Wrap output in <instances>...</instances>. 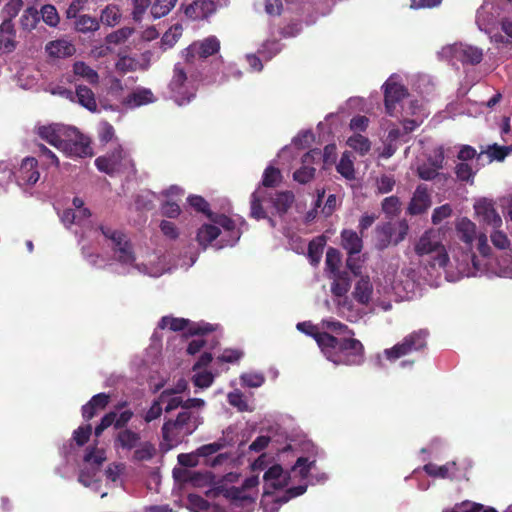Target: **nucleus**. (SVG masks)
I'll list each match as a JSON object with an SVG mask.
<instances>
[{"label":"nucleus","instance_id":"obj_1","mask_svg":"<svg viewBox=\"0 0 512 512\" xmlns=\"http://www.w3.org/2000/svg\"><path fill=\"white\" fill-rule=\"evenodd\" d=\"M455 234L457 239L464 244L463 249L459 247L450 249L459 278L474 277L482 273L484 268L473 253V247L476 242L479 253L483 257H489L492 249L488 243L487 235L478 232L476 224L467 217H461L455 221Z\"/></svg>","mask_w":512,"mask_h":512},{"label":"nucleus","instance_id":"obj_2","mask_svg":"<svg viewBox=\"0 0 512 512\" xmlns=\"http://www.w3.org/2000/svg\"><path fill=\"white\" fill-rule=\"evenodd\" d=\"M297 329L311 335L327 360L335 365H360L364 361V347L357 339H338L327 332L319 331V325L300 322Z\"/></svg>","mask_w":512,"mask_h":512},{"label":"nucleus","instance_id":"obj_3","mask_svg":"<svg viewBox=\"0 0 512 512\" xmlns=\"http://www.w3.org/2000/svg\"><path fill=\"white\" fill-rule=\"evenodd\" d=\"M99 231L103 237V246L108 248L111 252L110 260L121 267V272L159 277L169 270L162 262L151 266L136 263L132 244L127 235L122 231L106 225H101Z\"/></svg>","mask_w":512,"mask_h":512},{"label":"nucleus","instance_id":"obj_4","mask_svg":"<svg viewBox=\"0 0 512 512\" xmlns=\"http://www.w3.org/2000/svg\"><path fill=\"white\" fill-rule=\"evenodd\" d=\"M315 460H310L308 457H298L296 463L292 466L289 472L284 471L283 468L275 464L271 466L264 474V493L274 494L278 489L287 487L296 481L305 480L304 484L314 485L320 481L326 480V475L321 476L309 475V472L314 468Z\"/></svg>","mask_w":512,"mask_h":512},{"label":"nucleus","instance_id":"obj_5","mask_svg":"<svg viewBox=\"0 0 512 512\" xmlns=\"http://www.w3.org/2000/svg\"><path fill=\"white\" fill-rule=\"evenodd\" d=\"M415 252L421 257L429 256L433 267L443 268L448 281L455 282L460 279L458 271L455 270V262L442 245L438 231H425L415 244Z\"/></svg>","mask_w":512,"mask_h":512},{"label":"nucleus","instance_id":"obj_6","mask_svg":"<svg viewBox=\"0 0 512 512\" xmlns=\"http://www.w3.org/2000/svg\"><path fill=\"white\" fill-rule=\"evenodd\" d=\"M294 201L292 192H279L274 196L268 195L266 190L259 186L251 195L250 201V216L256 220L268 219L269 225L274 228L276 222L271 217H268L264 208V204L270 203L280 216L284 215L290 208Z\"/></svg>","mask_w":512,"mask_h":512},{"label":"nucleus","instance_id":"obj_7","mask_svg":"<svg viewBox=\"0 0 512 512\" xmlns=\"http://www.w3.org/2000/svg\"><path fill=\"white\" fill-rule=\"evenodd\" d=\"M214 224L202 225L197 233V241L200 246L204 249L214 241L220 234V228L224 230V233L228 234V239L223 236L219 242H217V249L224 248L226 246H234L240 239L241 232L236 228L235 222L225 215H218L213 219Z\"/></svg>","mask_w":512,"mask_h":512},{"label":"nucleus","instance_id":"obj_8","mask_svg":"<svg viewBox=\"0 0 512 512\" xmlns=\"http://www.w3.org/2000/svg\"><path fill=\"white\" fill-rule=\"evenodd\" d=\"M106 460V452L102 448L92 447L86 450L83 465L79 470L78 482L89 488L94 493H100L101 498L107 496V491H102L101 466Z\"/></svg>","mask_w":512,"mask_h":512},{"label":"nucleus","instance_id":"obj_9","mask_svg":"<svg viewBox=\"0 0 512 512\" xmlns=\"http://www.w3.org/2000/svg\"><path fill=\"white\" fill-rule=\"evenodd\" d=\"M332 280L330 290L333 296L337 313L350 322L359 321L360 310L353 305V300L348 296L351 288V277L347 271L329 275Z\"/></svg>","mask_w":512,"mask_h":512},{"label":"nucleus","instance_id":"obj_10","mask_svg":"<svg viewBox=\"0 0 512 512\" xmlns=\"http://www.w3.org/2000/svg\"><path fill=\"white\" fill-rule=\"evenodd\" d=\"M201 424L202 417L199 413L182 410L175 420H168L163 424V439L169 446H175L186 436L191 435Z\"/></svg>","mask_w":512,"mask_h":512},{"label":"nucleus","instance_id":"obj_11","mask_svg":"<svg viewBox=\"0 0 512 512\" xmlns=\"http://www.w3.org/2000/svg\"><path fill=\"white\" fill-rule=\"evenodd\" d=\"M353 305L360 310L359 320L367 312L374 313L378 309L389 311L392 308L389 300L376 298L374 294L373 283L369 276H361L355 283L352 291Z\"/></svg>","mask_w":512,"mask_h":512},{"label":"nucleus","instance_id":"obj_12","mask_svg":"<svg viewBox=\"0 0 512 512\" xmlns=\"http://www.w3.org/2000/svg\"><path fill=\"white\" fill-rule=\"evenodd\" d=\"M193 63L184 58V62H178L174 65L172 79L169 88L172 98L178 105H184L194 97V78L190 74Z\"/></svg>","mask_w":512,"mask_h":512},{"label":"nucleus","instance_id":"obj_13","mask_svg":"<svg viewBox=\"0 0 512 512\" xmlns=\"http://www.w3.org/2000/svg\"><path fill=\"white\" fill-rule=\"evenodd\" d=\"M428 331L418 330L407 335L402 342L397 343L390 349H385L383 355L387 360L396 361L414 351H419L426 347Z\"/></svg>","mask_w":512,"mask_h":512},{"label":"nucleus","instance_id":"obj_14","mask_svg":"<svg viewBox=\"0 0 512 512\" xmlns=\"http://www.w3.org/2000/svg\"><path fill=\"white\" fill-rule=\"evenodd\" d=\"M95 164L100 171L110 175L133 170L132 159L121 147L108 155L98 157Z\"/></svg>","mask_w":512,"mask_h":512},{"label":"nucleus","instance_id":"obj_15","mask_svg":"<svg viewBox=\"0 0 512 512\" xmlns=\"http://www.w3.org/2000/svg\"><path fill=\"white\" fill-rule=\"evenodd\" d=\"M439 55L446 59L460 61L463 64L475 65L481 62L483 51L478 47L459 43L443 47Z\"/></svg>","mask_w":512,"mask_h":512},{"label":"nucleus","instance_id":"obj_16","mask_svg":"<svg viewBox=\"0 0 512 512\" xmlns=\"http://www.w3.org/2000/svg\"><path fill=\"white\" fill-rule=\"evenodd\" d=\"M511 153L512 144L506 146L493 144L488 147L486 152H481L479 154L476 153V150L473 147L465 145L460 149L458 158L461 162H466L468 160H472L475 156H477V161H480L484 156H486L488 158V162H492L493 160L502 161Z\"/></svg>","mask_w":512,"mask_h":512},{"label":"nucleus","instance_id":"obj_17","mask_svg":"<svg viewBox=\"0 0 512 512\" xmlns=\"http://www.w3.org/2000/svg\"><path fill=\"white\" fill-rule=\"evenodd\" d=\"M68 140L64 141L60 151L68 157L85 158L92 156V148L87 137L74 128L73 136H67Z\"/></svg>","mask_w":512,"mask_h":512},{"label":"nucleus","instance_id":"obj_18","mask_svg":"<svg viewBox=\"0 0 512 512\" xmlns=\"http://www.w3.org/2000/svg\"><path fill=\"white\" fill-rule=\"evenodd\" d=\"M387 113L395 115L396 104L407 95V89L400 83L398 75H391L383 85Z\"/></svg>","mask_w":512,"mask_h":512},{"label":"nucleus","instance_id":"obj_19","mask_svg":"<svg viewBox=\"0 0 512 512\" xmlns=\"http://www.w3.org/2000/svg\"><path fill=\"white\" fill-rule=\"evenodd\" d=\"M72 204L73 208H68L59 214L61 222L67 228L73 224L85 227L90 222V211L84 207V201L79 197H75Z\"/></svg>","mask_w":512,"mask_h":512},{"label":"nucleus","instance_id":"obj_20","mask_svg":"<svg viewBox=\"0 0 512 512\" xmlns=\"http://www.w3.org/2000/svg\"><path fill=\"white\" fill-rule=\"evenodd\" d=\"M219 49V40L215 36H210L202 41L192 43L182 52V56L193 63L197 56L204 59L217 53Z\"/></svg>","mask_w":512,"mask_h":512},{"label":"nucleus","instance_id":"obj_21","mask_svg":"<svg viewBox=\"0 0 512 512\" xmlns=\"http://www.w3.org/2000/svg\"><path fill=\"white\" fill-rule=\"evenodd\" d=\"M74 134V127H68L60 124H51L38 128V135L41 139L57 148L59 151L64 141L68 140L67 136Z\"/></svg>","mask_w":512,"mask_h":512},{"label":"nucleus","instance_id":"obj_22","mask_svg":"<svg viewBox=\"0 0 512 512\" xmlns=\"http://www.w3.org/2000/svg\"><path fill=\"white\" fill-rule=\"evenodd\" d=\"M307 484H299L297 486L289 487L281 496L272 497L273 494H265L262 499V506L264 512H278L280 506L292 498L300 496L305 493Z\"/></svg>","mask_w":512,"mask_h":512},{"label":"nucleus","instance_id":"obj_23","mask_svg":"<svg viewBox=\"0 0 512 512\" xmlns=\"http://www.w3.org/2000/svg\"><path fill=\"white\" fill-rule=\"evenodd\" d=\"M474 210L478 217L488 226L493 228H501L503 221L499 213L496 211L493 203L486 199H481L474 204Z\"/></svg>","mask_w":512,"mask_h":512},{"label":"nucleus","instance_id":"obj_24","mask_svg":"<svg viewBox=\"0 0 512 512\" xmlns=\"http://www.w3.org/2000/svg\"><path fill=\"white\" fill-rule=\"evenodd\" d=\"M40 178L37 169V160L33 157H26L22 160L17 173V181L21 186L34 185Z\"/></svg>","mask_w":512,"mask_h":512},{"label":"nucleus","instance_id":"obj_25","mask_svg":"<svg viewBox=\"0 0 512 512\" xmlns=\"http://www.w3.org/2000/svg\"><path fill=\"white\" fill-rule=\"evenodd\" d=\"M156 101V97L149 88L137 87L123 100L122 105L128 109H135Z\"/></svg>","mask_w":512,"mask_h":512},{"label":"nucleus","instance_id":"obj_26","mask_svg":"<svg viewBox=\"0 0 512 512\" xmlns=\"http://www.w3.org/2000/svg\"><path fill=\"white\" fill-rule=\"evenodd\" d=\"M404 113L406 115H413V119H405L403 122V127L406 132L413 131L416 127H418L424 120L425 117H427V113L422 107V104H420L417 100L413 101L411 100L409 102V105L407 107H403Z\"/></svg>","mask_w":512,"mask_h":512},{"label":"nucleus","instance_id":"obj_27","mask_svg":"<svg viewBox=\"0 0 512 512\" xmlns=\"http://www.w3.org/2000/svg\"><path fill=\"white\" fill-rule=\"evenodd\" d=\"M443 160L442 151H435L433 157H429L427 162L418 166V176L423 180L433 179L438 174V170L442 168Z\"/></svg>","mask_w":512,"mask_h":512},{"label":"nucleus","instance_id":"obj_28","mask_svg":"<svg viewBox=\"0 0 512 512\" xmlns=\"http://www.w3.org/2000/svg\"><path fill=\"white\" fill-rule=\"evenodd\" d=\"M73 78L69 82L76 80H83L91 85H97L99 83V74L92 67L87 65L83 61H77L72 66Z\"/></svg>","mask_w":512,"mask_h":512},{"label":"nucleus","instance_id":"obj_29","mask_svg":"<svg viewBox=\"0 0 512 512\" xmlns=\"http://www.w3.org/2000/svg\"><path fill=\"white\" fill-rule=\"evenodd\" d=\"M74 102L92 113L99 112L94 92L84 85H77L74 93Z\"/></svg>","mask_w":512,"mask_h":512},{"label":"nucleus","instance_id":"obj_30","mask_svg":"<svg viewBox=\"0 0 512 512\" xmlns=\"http://www.w3.org/2000/svg\"><path fill=\"white\" fill-rule=\"evenodd\" d=\"M431 205L430 195L425 185H419L412 197L409 205V212L411 214H420L424 212Z\"/></svg>","mask_w":512,"mask_h":512},{"label":"nucleus","instance_id":"obj_31","mask_svg":"<svg viewBox=\"0 0 512 512\" xmlns=\"http://www.w3.org/2000/svg\"><path fill=\"white\" fill-rule=\"evenodd\" d=\"M46 52L56 58L72 56L75 53L74 45L67 39H57L47 43Z\"/></svg>","mask_w":512,"mask_h":512},{"label":"nucleus","instance_id":"obj_32","mask_svg":"<svg viewBox=\"0 0 512 512\" xmlns=\"http://www.w3.org/2000/svg\"><path fill=\"white\" fill-rule=\"evenodd\" d=\"M140 439V433L126 428L117 434L115 438V446L130 451L137 447Z\"/></svg>","mask_w":512,"mask_h":512},{"label":"nucleus","instance_id":"obj_33","mask_svg":"<svg viewBox=\"0 0 512 512\" xmlns=\"http://www.w3.org/2000/svg\"><path fill=\"white\" fill-rule=\"evenodd\" d=\"M342 246L347 253L352 256L359 254L362 250V239L358 234L352 230H344L341 233Z\"/></svg>","mask_w":512,"mask_h":512},{"label":"nucleus","instance_id":"obj_34","mask_svg":"<svg viewBox=\"0 0 512 512\" xmlns=\"http://www.w3.org/2000/svg\"><path fill=\"white\" fill-rule=\"evenodd\" d=\"M424 471L432 477L438 478H451L457 469L456 462H447L442 466L433 463H428L423 467Z\"/></svg>","mask_w":512,"mask_h":512},{"label":"nucleus","instance_id":"obj_35","mask_svg":"<svg viewBox=\"0 0 512 512\" xmlns=\"http://www.w3.org/2000/svg\"><path fill=\"white\" fill-rule=\"evenodd\" d=\"M332 332L337 335L353 336L354 332L350 330L345 324L335 319H323L319 324V331ZM343 339H352L351 337H344Z\"/></svg>","mask_w":512,"mask_h":512},{"label":"nucleus","instance_id":"obj_36","mask_svg":"<svg viewBox=\"0 0 512 512\" xmlns=\"http://www.w3.org/2000/svg\"><path fill=\"white\" fill-rule=\"evenodd\" d=\"M489 4H483L476 13V24L481 31L490 33V27L495 21L494 15L490 11Z\"/></svg>","mask_w":512,"mask_h":512},{"label":"nucleus","instance_id":"obj_37","mask_svg":"<svg viewBox=\"0 0 512 512\" xmlns=\"http://www.w3.org/2000/svg\"><path fill=\"white\" fill-rule=\"evenodd\" d=\"M121 16L119 7L117 5L110 4L101 11L100 20L103 24L113 27L120 22Z\"/></svg>","mask_w":512,"mask_h":512},{"label":"nucleus","instance_id":"obj_38","mask_svg":"<svg viewBox=\"0 0 512 512\" xmlns=\"http://www.w3.org/2000/svg\"><path fill=\"white\" fill-rule=\"evenodd\" d=\"M109 401V396L105 393H99L94 395L91 400L82 407V415L85 419L89 420L92 418L89 408L94 406L98 411L104 409Z\"/></svg>","mask_w":512,"mask_h":512},{"label":"nucleus","instance_id":"obj_39","mask_svg":"<svg viewBox=\"0 0 512 512\" xmlns=\"http://www.w3.org/2000/svg\"><path fill=\"white\" fill-rule=\"evenodd\" d=\"M182 35V27L175 25L171 27L161 38L160 48L162 51H166L172 48Z\"/></svg>","mask_w":512,"mask_h":512},{"label":"nucleus","instance_id":"obj_40","mask_svg":"<svg viewBox=\"0 0 512 512\" xmlns=\"http://www.w3.org/2000/svg\"><path fill=\"white\" fill-rule=\"evenodd\" d=\"M159 399L163 404H166L164 410L171 412L179 407L183 409L184 400L180 396L173 394L170 389H165L159 396Z\"/></svg>","mask_w":512,"mask_h":512},{"label":"nucleus","instance_id":"obj_41","mask_svg":"<svg viewBox=\"0 0 512 512\" xmlns=\"http://www.w3.org/2000/svg\"><path fill=\"white\" fill-rule=\"evenodd\" d=\"M325 240L323 237L313 239L308 245V257L312 265H317L321 259Z\"/></svg>","mask_w":512,"mask_h":512},{"label":"nucleus","instance_id":"obj_42","mask_svg":"<svg viewBox=\"0 0 512 512\" xmlns=\"http://www.w3.org/2000/svg\"><path fill=\"white\" fill-rule=\"evenodd\" d=\"M133 458L137 461H147L154 457L156 453L155 446L150 442H139L134 448Z\"/></svg>","mask_w":512,"mask_h":512},{"label":"nucleus","instance_id":"obj_43","mask_svg":"<svg viewBox=\"0 0 512 512\" xmlns=\"http://www.w3.org/2000/svg\"><path fill=\"white\" fill-rule=\"evenodd\" d=\"M189 321L184 318H173L164 316L158 323V328L165 329L169 328L172 331H181L189 326Z\"/></svg>","mask_w":512,"mask_h":512},{"label":"nucleus","instance_id":"obj_44","mask_svg":"<svg viewBox=\"0 0 512 512\" xmlns=\"http://www.w3.org/2000/svg\"><path fill=\"white\" fill-rule=\"evenodd\" d=\"M227 494L231 500L238 502L240 505L252 503L255 500L254 494L242 487H232L227 491Z\"/></svg>","mask_w":512,"mask_h":512},{"label":"nucleus","instance_id":"obj_45","mask_svg":"<svg viewBox=\"0 0 512 512\" xmlns=\"http://www.w3.org/2000/svg\"><path fill=\"white\" fill-rule=\"evenodd\" d=\"M76 30L82 33L98 30L99 22L96 18L89 15H81L75 22Z\"/></svg>","mask_w":512,"mask_h":512},{"label":"nucleus","instance_id":"obj_46","mask_svg":"<svg viewBox=\"0 0 512 512\" xmlns=\"http://www.w3.org/2000/svg\"><path fill=\"white\" fill-rule=\"evenodd\" d=\"M177 0H155L151 7V14L154 18L166 16L175 6Z\"/></svg>","mask_w":512,"mask_h":512},{"label":"nucleus","instance_id":"obj_47","mask_svg":"<svg viewBox=\"0 0 512 512\" xmlns=\"http://www.w3.org/2000/svg\"><path fill=\"white\" fill-rule=\"evenodd\" d=\"M490 240L493 246L500 250H505L510 247V239L501 228H493L490 233Z\"/></svg>","mask_w":512,"mask_h":512},{"label":"nucleus","instance_id":"obj_48","mask_svg":"<svg viewBox=\"0 0 512 512\" xmlns=\"http://www.w3.org/2000/svg\"><path fill=\"white\" fill-rule=\"evenodd\" d=\"M347 144L361 155L366 154L370 150L369 140L361 134H355L349 137Z\"/></svg>","mask_w":512,"mask_h":512},{"label":"nucleus","instance_id":"obj_49","mask_svg":"<svg viewBox=\"0 0 512 512\" xmlns=\"http://www.w3.org/2000/svg\"><path fill=\"white\" fill-rule=\"evenodd\" d=\"M337 171L344 176L346 179L354 178V166L353 160L350 158L348 153H344L337 165Z\"/></svg>","mask_w":512,"mask_h":512},{"label":"nucleus","instance_id":"obj_50","mask_svg":"<svg viewBox=\"0 0 512 512\" xmlns=\"http://www.w3.org/2000/svg\"><path fill=\"white\" fill-rule=\"evenodd\" d=\"M194 372L192 381L195 386L202 389L211 386L214 381V375L210 371L200 369Z\"/></svg>","mask_w":512,"mask_h":512},{"label":"nucleus","instance_id":"obj_51","mask_svg":"<svg viewBox=\"0 0 512 512\" xmlns=\"http://www.w3.org/2000/svg\"><path fill=\"white\" fill-rule=\"evenodd\" d=\"M340 255L339 252L334 248H329L326 253V267L329 272V275H333L334 273H341L339 270L340 264Z\"/></svg>","mask_w":512,"mask_h":512},{"label":"nucleus","instance_id":"obj_52","mask_svg":"<svg viewBox=\"0 0 512 512\" xmlns=\"http://www.w3.org/2000/svg\"><path fill=\"white\" fill-rule=\"evenodd\" d=\"M133 33V29L130 27H122L106 36V42L109 44H121L124 43Z\"/></svg>","mask_w":512,"mask_h":512},{"label":"nucleus","instance_id":"obj_53","mask_svg":"<svg viewBox=\"0 0 512 512\" xmlns=\"http://www.w3.org/2000/svg\"><path fill=\"white\" fill-rule=\"evenodd\" d=\"M281 180V173L279 169L269 166L265 169L262 179L263 187H274Z\"/></svg>","mask_w":512,"mask_h":512},{"label":"nucleus","instance_id":"obj_54","mask_svg":"<svg viewBox=\"0 0 512 512\" xmlns=\"http://www.w3.org/2000/svg\"><path fill=\"white\" fill-rule=\"evenodd\" d=\"M41 17L51 27L57 26L60 20L58 12L53 5H44L41 8Z\"/></svg>","mask_w":512,"mask_h":512},{"label":"nucleus","instance_id":"obj_55","mask_svg":"<svg viewBox=\"0 0 512 512\" xmlns=\"http://www.w3.org/2000/svg\"><path fill=\"white\" fill-rule=\"evenodd\" d=\"M382 210L389 217L396 216L400 211L399 198L396 196L386 197L382 201Z\"/></svg>","mask_w":512,"mask_h":512},{"label":"nucleus","instance_id":"obj_56","mask_svg":"<svg viewBox=\"0 0 512 512\" xmlns=\"http://www.w3.org/2000/svg\"><path fill=\"white\" fill-rule=\"evenodd\" d=\"M395 178L392 175H381L376 179L377 191L380 194H386L393 190L395 186Z\"/></svg>","mask_w":512,"mask_h":512},{"label":"nucleus","instance_id":"obj_57","mask_svg":"<svg viewBox=\"0 0 512 512\" xmlns=\"http://www.w3.org/2000/svg\"><path fill=\"white\" fill-rule=\"evenodd\" d=\"M223 447L224 443L222 442L209 443L197 448L196 455H199V457H204L206 460L211 459L210 456L218 453Z\"/></svg>","mask_w":512,"mask_h":512},{"label":"nucleus","instance_id":"obj_58","mask_svg":"<svg viewBox=\"0 0 512 512\" xmlns=\"http://www.w3.org/2000/svg\"><path fill=\"white\" fill-rule=\"evenodd\" d=\"M227 398L229 404L236 407L239 411L250 410L247 401L245 400L243 394L240 391L235 390L233 392H230Z\"/></svg>","mask_w":512,"mask_h":512},{"label":"nucleus","instance_id":"obj_59","mask_svg":"<svg viewBox=\"0 0 512 512\" xmlns=\"http://www.w3.org/2000/svg\"><path fill=\"white\" fill-rule=\"evenodd\" d=\"M242 385L251 387V388H258L263 385L265 378L260 373H245L242 374L241 377Z\"/></svg>","mask_w":512,"mask_h":512},{"label":"nucleus","instance_id":"obj_60","mask_svg":"<svg viewBox=\"0 0 512 512\" xmlns=\"http://www.w3.org/2000/svg\"><path fill=\"white\" fill-rule=\"evenodd\" d=\"M455 172L458 179H460L461 181H470L473 179L476 170H474L469 163L460 162L459 164H457Z\"/></svg>","mask_w":512,"mask_h":512},{"label":"nucleus","instance_id":"obj_61","mask_svg":"<svg viewBox=\"0 0 512 512\" xmlns=\"http://www.w3.org/2000/svg\"><path fill=\"white\" fill-rule=\"evenodd\" d=\"M37 12L32 8L26 9L20 18V24L23 29L31 30L37 23Z\"/></svg>","mask_w":512,"mask_h":512},{"label":"nucleus","instance_id":"obj_62","mask_svg":"<svg viewBox=\"0 0 512 512\" xmlns=\"http://www.w3.org/2000/svg\"><path fill=\"white\" fill-rule=\"evenodd\" d=\"M314 173L315 168L303 164L300 169L294 172L293 177L297 182L305 184L314 177Z\"/></svg>","mask_w":512,"mask_h":512},{"label":"nucleus","instance_id":"obj_63","mask_svg":"<svg viewBox=\"0 0 512 512\" xmlns=\"http://www.w3.org/2000/svg\"><path fill=\"white\" fill-rule=\"evenodd\" d=\"M125 469L124 464L122 463H112L105 470V475L108 481L112 483H116L120 476L123 474Z\"/></svg>","mask_w":512,"mask_h":512},{"label":"nucleus","instance_id":"obj_64","mask_svg":"<svg viewBox=\"0 0 512 512\" xmlns=\"http://www.w3.org/2000/svg\"><path fill=\"white\" fill-rule=\"evenodd\" d=\"M452 214V208L449 204H444L434 209L432 213V223L435 225L440 224L444 219L450 217Z\"/></svg>","mask_w":512,"mask_h":512}]
</instances>
